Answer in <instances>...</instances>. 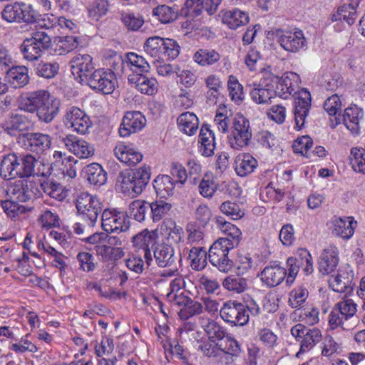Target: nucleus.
Segmentation results:
<instances>
[{"label":"nucleus","instance_id":"48","mask_svg":"<svg viewBox=\"0 0 365 365\" xmlns=\"http://www.w3.org/2000/svg\"><path fill=\"white\" fill-rule=\"evenodd\" d=\"M126 63L130 69L138 75L147 73L150 70V65L145 58L135 53L127 54Z\"/></svg>","mask_w":365,"mask_h":365},{"label":"nucleus","instance_id":"64","mask_svg":"<svg viewBox=\"0 0 365 365\" xmlns=\"http://www.w3.org/2000/svg\"><path fill=\"white\" fill-rule=\"evenodd\" d=\"M58 220V215L49 210H44L38 217L41 227L47 229L59 225Z\"/></svg>","mask_w":365,"mask_h":365},{"label":"nucleus","instance_id":"7","mask_svg":"<svg viewBox=\"0 0 365 365\" xmlns=\"http://www.w3.org/2000/svg\"><path fill=\"white\" fill-rule=\"evenodd\" d=\"M85 81L92 89L103 94L111 93L116 83L114 73L110 69L103 68L95 70Z\"/></svg>","mask_w":365,"mask_h":365},{"label":"nucleus","instance_id":"25","mask_svg":"<svg viewBox=\"0 0 365 365\" xmlns=\"http://www.w3.org/2000/svg\"><path fill=\"white\" fill-rule=\"evenodd\" d=\"M250 21L247 12L239 9L222 11V21L231 29H237L246 25Z\"/></svg>","mask_w":365,"mask_h":365},{"label":"nucleus","instance_id":"35","mask_svg":"<svg viewBox=\"0 0 365 365\" xmlns=\"http://www.w3.org/2000/svg\"><path fill=\"white\" fill-rule=\"evenodd\" d=\"M177 123L180 130L190 136L194 135L198 129V118L191 112L182 113L178 118Z\"/></svg>","mask_w":365,"mask_h":365},{"label":"nucleus","instance_id":"37","mask_svg":"<svg viewBox=\"0 0 365 365\" xmlns=\"http://www.w3.org/2000/svg\"><path fill=\"white\" fill-rule=\"evenodd\" d=\"M88 181L94 185L101 186L107 180V173L98 163H91L85 168Z\"/></svg>","mask_w":365,"mask_h":365},{"label":"nucleus","instance_id":"1","mask_svg":"<svg viewBox=\"0 0 365 365\" xmlns=\"http://www.w3.org/2000/svg\"><path fill=\"white\" fill-rule=\"evenodd\" d=\"M150 179V168L143 165L135 170H125L120 173L117 185L121 191L129 195L140 194Z\"/></svg>","mask_w":365,"mask_h":365},{"label":"nucleus","instance_id":"26","mask_svg":"<svg viewBox=\"0 0 365 365\" xmlns=\"http://www.w3.org/2000/svg\"><path fill=\"white\" fill-rule=\"evenodd\" d=\"M153 252L155 262L160 267H170L175 262L174 249L168 244L157 243Z\"/></svg>","mask_w":365,"mask_h":365},{"label":"nucleus","instance_id":"2","mask_svg":"<svg viewBox=\"0 0 365 365\" xmlns=\"http://www.w3.org/2000/svg\"><path fill=\"white\" fill-rule=\"evenodd\" d=\"M145 53L158 63L176 58L180 47L173 39L163 38L157 36L148 38L145 44Z\"/></svg>","mask_w":365,"mask_h":365},{"label":"nucleus","instance_id":"38","mask_svg":"<svg viewBox=\"0 0 365 365\" xmlns=\"http://www.w3.org/2000/svg\"><path fill=\"white\" fill-rule=\"evenodd\" d=\"M334 307L346 322H352L354 328L358 323V317L356 316V304L352 299H345L337 302Z\"/></svg>","mask_w":365,"mask_h":365},{"label":"nucleus","instance_id":"49","mask_svg":"<svg viewBox=\"0 0 365 365\" xmlns=\"http://www.w3.org/2000/svg\"><path fill=\"white\" fill-rule=\"evenodd\" d=\"M78 41L77 37L67 36L61 38L56 44L54 52L56 55H64L77 48Z\"/></svg>","mask_w":365,"mask_h":365},{"label":"nucleus","instance_id":"61","mask_svg":"<svg viewBox=\"0 0 365 365\" xmlns=\"http://www.w3.org/2000/svg\"><path fill=\"white\" fill-rule=\"evenodd\" d=\"M149 208V203L140 200H135L130 204V215L140 222L145 220Z\"/></svg>","mask_w":365,"mask_h":365},{"label":"nucleus","instance_id":"45","mask_svg":"<svg viewBox=\"0 0 365 365\" xmlns=\"http://www.w3.org/2000/svg\"><path fill=\"white\" fill-rule=\"evenodd\" d=\"M220 59V53L212 49H199L193 55V60L202 66H207L217 63Z\"/></svg>","mask_w":365,"mask_h":365},{"label":"nucleus","instance_id":"46","mask_svg":"<svg viewBox=\"0 0 365 365\" xmlns=\"http://www.w3.org/2000/svg\"><path fill=\"white\" fill-rule=\"evenodd\" d=\"M153 15L157 16L162 24H169L178 19V10L175 7L163 4L153 9Z\"/></svg>","mask_w":365,"mask_h":365},{"label":"nucleus","instance_id":"36","mask_svg":"<svg viewBox=\"0 0 365 365\" xmlns=\"http://www.w3.org/2000/svg\"><path fill=\"white\" fill-rule=\"evenodd\" d=\"M351 279L348 272L339 269L336 275L329 279V287L336 292L346 293L351 290Z\"/></svg>","mask_w":365,"mask_h":365},{"label":"nucleus","instance_id":"56","mask_svg":"<svg viewBox=\"0 0 365 365\" xmlns=\"http://www.w3.org/2000/svg\"><path fill=\"white\" fill-rule=\"evenodd\" d=\"M22 52L24 58L29 61H34L41 56L43 50L32 39L26 38L22 44Z\"/></svg>","mask_w":365,"mask_h":365},{"label":"nucleus","instance_id":"57","mask_svg":"<svg viewBox=\"0 0 365 365\" xmlns=\"http://www.w3.org/2000/svg\"><path fill=\"white\" fill-rule=\"evenodd\" d=\"M340 313L337 309L334 307L329 316V325L330 329H334L341 327L344 330H351L354 329V323L346 322L344 317H339Z\"/></svg>","mask_w":365,"mask_h":365},{"label":"nucleus","instance_id":"9","mask_svg":"<svg viewBox=\"0 0 365 365\" xmlns=\"http://www.w3.org/2000/svg\"><path fill=\"white\" fill-rule=\"evenodd\" d=\"M101 227L108 233H120L129 229L130 222L124 212L106 209L102 212Z\"/></svg>","mask_w":365,"mask_h":365},{"label":"nucleus","instance_id":"39","mask_svg":"<svg viewBox=\"0 0 365 365\" xmlns=\"http://www.w3.org/2000/svg\"><path fill=\"white\" fill-rule=\"evenodd\" d=\"M222 285L225 289L237 294L244 292L249 287L247 279L240 277V274L226 277Z\"/></svg>","mask_w":365,"mask_h":365},{"label":"nucleus","instance_id":"22","mask_svg":"<svg viewBox=\"0 0 365 365\" xmlns=\"http://www.w3.org/2000/svg\"><path fill=\"white\" fill-rule=\"evenodd\" d=\"M338 254V249L333 245L324 250L318 262V269L321 274H330L336 270L339 264Z\"/></svg>","mask_w":365,"mask_h":365},{"label":"nucleus","instance_id":"51","mask_svg":"<svg viewBox=\"0 0 365 365\" xmlns=\"http://www.w3.org/2000/svg\"><path fill=\"white\" fill-rule=\"evenodd\" d=\"M21 1H15L9 4L1 11V16L4 20L9 23H20L21 16Z\"/></svg>","mask_w":365,"mask_h":365},{"label":"nucleus","instance_id":"47","mask_svg":"<svg viewBox=\"0 0 365 365\" xmlns=\"http://www.w3.org/2000/svg\"><path fill=\"white\" fill-rule=\"evenodd\" d=\"M44 193L58 201H63L68 196V191L61 184L53 181H45L41 184Z\"/></svg>","mask_w":365,"mask_h":365},{"label":"nucleus","instance_id":"54","mask_svg":"<svg viewBox=\"0 0 365 365\" xmlns=\"http://www.w3.org/2000/svg\"><path fill=\"white\" fill-rule=\"evenodd\" d=\"M220 211L230 219L237 220L241 219L245 212L241 209L240 205L231 201H226L221 204Z\"/></svg>","mask_w":365,"mask_h":365},{"label":"nucleus","instance_id":"43","mask_svg":"<svg viewBox=\"0 0 365 365\" xmlns=\"http://www.w3.org/2000/svg\"><path fill=\"white\" fill-rule=\"evenodd\" d=\"M19 202L11 197H6L5 200L1 201V207L9 217L15 219L20 215L31 210V207L20 205Z\"/></svg>","mask_w":365,"mask_h":365},{"label":"nucleus","instance_id":"42","mask_svg":"<svg viewBox=\"0 0 365 365\" xmlns=\"http://www.w3.org/2000/svg\"><path fill=\"white\" fill-rule=\"evenodd\" d=\"M322 339L321 331L317 328H307L304 336L300 341V349L297 355L300 353L307 352L311 350Z\"/></svg>","mask_w":365,"mask_h":365},{"label":"nucleus","instance_id":"27","mask_svg":"<svg viewBox=\"0 0 365 365\" xmlns=\"http://www.w3.org/2000/svg\"><path fill=\"white\" fill-rule=\"evenodd\" d=\"M188 253L187 259L191 268L195 271H201L207 265V251L203 246H191L186 247L185 251Z\"/></svg>","mask_w":365,"mask_h":365},{"label":"nucleus","instance_id":"17","mask_svg":"<svg viewBox=\"0 0 365 365\" xmlns=\"http://www.w3.org/2000/svg\"><path fill=\"white\" fill-rule=\"evenodd\" d=\"M300 83L299 76L294 72H287L281 78L277 86L276 95L280 98L287 99L290 96L297 94L298 92Z\"/></svg>","mask_w":365,"mask_h":365},{"label":"nucleus","instance_id":"4","mask_svg":"<svg viewBox=\"0 0 365 365\" xmlns=\"http://www.w3.org/2000/svg\"><path fill=\"white\" fill-rule=\"evenodd\" d=\"M235 247L227 240H217L210 247L208 258L210 262L220 272H228L234 263L229 257L230 250Z\"/></svg>","mask_w":365,"mask_h":365},{"label":"nucleus","instance_id":"8","mask_svg":"<svg viewBox=\"0 0 365 365\" xmlns=\"http://www.w3.org/2000/svg\"><path fill=\"white\" fill-rule=\"evenodd\" d=\"M221 318L226 322L235 326H243L248 323L250 316L244 304L237 301H227L220 311Z\"/></svg>","mask_w":365,"mask_h":365},{"label":"nucleus","instance_id":"13","mask_svg":"<svg viewBox=\"0 0 365 365\" xmlns=\"http://www.w3.org/2000/svg\"><path fill=\"white\" fill-rule=\"evenodd\" d=\"M146 124L145 116L139 111L127 112L119 128V134L121 137H128L142 130Z\"/></svg>","mask_w":365,"mask_h":365},{"label":"nucleus","instance_id":"30","mask_svg":"<svg viewBox=\"0 0 365 365\" xmlns=\"http://www.w3.org/2000/svg\"><path fill=\"white\" fill-rule=\"evenodd\" d=\"M128 81L135 83L136 88L141 93L152 96L158 91V83L154 78L138 74L136 76L129 77Z\"/></svg>","mask_w":365,"mask_h":365},{"label":"nucleus","instance_id":"63","mask_svg":"<svg viewBox=\"0 0 365 365\" xmlns=\"http://www.w3.org/2000/svg\"><path fill=\"white\" fill-rule=\"evenodd\" d=\"M227 113L228 110L225 106H220L214 119L215 124L222 133L227 132L230 123V119Z\"/></svg>","mask_w":365,"mask_h":365},{"label":"nucleus","instance_id":"55","mask_svg":"<svg viewBox=\"0 0 365 365\" xmlns=\"http://www.w3.org/2000/svg\"><path fill=\"white\" fill-rule=\"evenodd\" d=\"M20 11V23L34 24L39 21L40 15L31 4L21 1Z\"/></svg>","mask_w":365,"mask_h":365},{"label":"nucleus","instance_id":"18","mask_svg":"<svg viewBox=\"0 0 365 365\" xmlns=\"http://www.w3.org/2000/svg\"><path fill=\"white\" fill-rule=\"evenodd\" d=\"M71 67L72 74L80 81H85L94 69L93 58L88 54H77L71 61Z\"/></svg>","mask_w":365,"mask_h":365},{"label":"nucleus","instance_id":"21","mask_svg":"<svg viewBox=\"0 0 365 365\" xmlns=\"http://www.w3.org/2000/svg\"><path fill=\"white\" fill-rule=\"evenodd\" d=\"M24 135L28 141L27 149L32 153L42 155L51 148L52 138L48 134L36 132L26 133Z\"/></svg>","mask_w":365,"mask_h":365},{"label":"nucleus","instance_id":"12","mask_svg":"<svg viewBox=\"0 0 365 365\" xmlns=\"http://www.w3.org/2000/svg\"><path fill=\"white\" fill-rule=\"evenodd\" d=\"M311 94L305 88L301 89L294 99V115L298 129H301L304 125L311 107Z\"/></svg>","mask_w":365,"mask_h":365},{"label":"nucleus","instance_id":"23","mask_svg":"<svg viewBox=\"0 0 365 365\" xmlns=\"http://www.w3.org/2000/svg\"><path fill=\"white\" fill-rule=\"evenodd\" d=\"M114 153L120 162L129 166L135 165L143 159V155L130 145L118 143L114 149Z\"/></svg>","mask_w":365,"mask_h":365},{"label":"nucleus","instance_id":"60","mask_svg":"<svg viewBox=\"0 0 365 365\" xmlns=\"http://www.w3.org/2000/svg\"><path fill=\"white\" fill-rule=\"evenodd\" d=\"M203 307L201 303L189 299V302L186 304L184 308H180L178 312V315L180 319L186 320L190 317L199 314L202 312Z\"/></svg>","mask_w":365,"mask_h":365},{"label":"nucleus","instance_id":"59","mask_svg":"<svg viewBox=\"0 0 365 365\" xmlns=\"http://www.w3.org/2000/svg\"><path fill=\"white\" fill-rule=\"evenodd\" d=\"M217 184L212 177L205 175L200 181L198 189L200 194L204 197L211 198L217 190Z\"/></svg>","mask_w":365,"mask_h":365},{"label":"nucleus","instance_id":"62","mask_svg":"<svg viewBox=\"0 0 365 365\" xmlns=\"http://www.w3.org/2000/svg\"><path fill=\"white\" fill-rule=\"evenodd\" d=\"M227 87L228 90L230 91V96H231L232 100L240 102L242 101L244 98V93H243V87L239 83L237 78L234 76H230L228 82H227Z\"/></svg>","mask_w":365,"mask_h":365},{"label":"nucleus","instance_id":"41","mask_svg":"<svg viewBox=\"0 0 365 365\" xmlns=\"http://www.w3.org/2000/svg\"><path fill=\"white\" fill-rule=\"evenodd\" d=\"M153 184L157 195L161 197H166L173 194L175 182L169 175H158Z\"/></svg>","mask_w":365,"mask_h":365},{"label":"nucleus","instance_id":"58","mask_svg":"<svg viewBox=\"0 0 365 365\" xmlns=\"http://www.w3.org/2000/svg\"><path fill=\"white\" fill-rule=\"evenodd\" d=\"M344 20L349 25H352L356 19V11L351 4L339 7L337 12L332 16L333 21Z\"/></svg>","mask_w":365,"mask_h":365},{"label":"nucleus","instance_id":"32","mask_svg":"<svg viewBox=\"0 0 365 365\" xmlns=\"http://www.w3.org/2000/svg\"><path fill=\"white\" fill-rule=\"evenodd\" d=\"M216 222L221 231L227 236V237L220 238L219 240H227L232 247L238 246L242 239L240 230L235 225L225 221L222 217H218L216 219Z\"/></svg>","mask_w":365,"mask_h":365},{"label":"nucleus","instance_id":"24","mask_svg":"<svg viewBox=\"0 0 365 365\" xmlns=\"http://www.w3.org/2000/svg\"><path fill=\"white\" fill-rule=\"evenodd\" d=\"M364 113L356 106H351L344 110L342 115L343 123L353 134L358 135L360 132L361 123Z\"/></svg>","mask_w":365,"mask_h":365},{"label":"nucleus","instance_id":"15","mask_svg":"<svg viewBox=\"0 0 365 365\" xmlns=\"http://www.w3.org/2000/svg\"><path fill=\"white\" fill-rule=\"evenodd\" d=\"M278 42L287 51L297 52L305 46V38L302 31L278 30Z\"/></svg>","mask_w":365,"mask_h":365},{"label":"nucleus","instance_id":"52","mask_svg":"<svg viewBox=\"0 0 365 365\" xmlns=\"http://www.w3.org/2000/svg\"><path fill=\"white\" fill-rule=\"evenodd\" d=\"M108 242L109 245H96L95 250L97 255L101 256L103 261L111 260V252L113 246L121 245V241L116 237H108Z\"/></svg>","mask_w":365,"mask_h":365},{"label":"nucleus","instance_id":"34","mask_svg":"<svg viewBox=\"0 0 365 365\" xmlns=\"http://www.w3.org/2000/svg\"><path fill=\"white\" fill-rule=\"evenodd\" d=\"M199 143H200V152L202 155L210 157L214 154L215 149V135L207 125H203L201 127Z\"/></svg>","mask_w":365,"mask_h":365},{"label":"nucleus","instance_id":"20","mask_svg":"<svg viewBox=\"0 0 365 365\" xmlns=\"http://www.w3.org/2000/svg\"><path fill=\"white\" fill-rule=\"evenodd\" d=\"M33 126L34 122L26 115L12 114L6 121L4 128L9 135L16 136L29 131Z\"/></svg>","mask_w":365,"mask_h":365},{"label":"nucleus","instance_id":"19","mask_svg":"<svg viewBox=\"0 0 365 365\" xmlns=\"http://www.w3.org/2000/svg\"><path fill=\"white\" fill-rule=\"evenodd\" d=\"M65 147L80 158H88L94 155L95 149L89 143L73 135H68L62 139Z\"/></svg>","mask_w":365,"mask_h":365},{"label":"nucleus","instance_id":"44","mask_svg":"<svg viewBox=\"0 0 365 365\" xmlns=\"http://www.w3.org/2000/svg\"><path fill=\"white\" fill-rule=\"evenodd\" d=\"M161 230L167 235L168 239L174 243H178L183 239V229L177 225L172 219H165L162 223Z\"/></svg>","mask_w":365,"mask_h":365},{"label":"nucleus","instance_id":"5","mask_svg":"<svg viewBox=\"0 0 365 365\" xmlns=\"http://www.w3.org/2000/svg\"><path fill=\"white\" fill-rule=\"evenodd\" d=\"M252 135L249 120L243 115L236 116L234 119L231 135L229 138L230 146L236 150L247 146Z\"/></svg>","mask_w":365,"mask_h":365},{"label":"nucleus","instance_id":"33","mask_svg":"<svg viewBox=\"0 0 365 365\" xmlns=\"http://www.w3.org/2000/svg\"><path fill=\"white\" fill-rule=\"evenodd\" d=\"M257 166V160L249 153L240 154L235 160V170L241 177L252 173Z\"/></svg>","mask_w":365,"mask_h":365},{"label":"nucleus","instance_id":"40","mask_svg":"<svg viewBox=\"0 0 365 365\" xmlns=\"http://www.w3.org/2000/svg\"><path fill=\"white\" fill-rule=\"evenodd\" d=\"M354 232L351 217L337 218L333 221V233L344 239L350 238Z\"/></svg>","mask_w":365,"mask_h":365},{"label":"nucleus","instance_id":"16","mask_svg":"<svg viewBox=\"0 0 365 365\" xmlns=\"http://www.w3.org/2000/svg\"><path fill=\"white\" fill-rule=\"evenodd\" d=\"M0 175L4 180L14 179L17 177L23 178L21 155L9 153L5 155L1 162Z\"/></svg>","mask_w":365,"mask_h":365},{"label":"nucleus","instance_id":"10","mask_svg":"<svg viewBox=\"0 0 365 365\" xmlns=\"http://www.w3.org/2000/svg\"><path fill=\"white\" fill-rule=\"evenodd\" d=\"M63 122L66 127L73 128L80 134L88 133L92 125L89 116L83 110L75 106L66 109Z\"/></svg>","mask_w":365,"mask_h":365},{"label":"nucleus","instance_id":"29","mask_svg":"<svg viewBox=\"0 0 365 365\" xmlns=\"http://www.w3.org/2000/svg\"><path fill=\"white\" fill-rule=\"evenodd\" d=\"M6 81L14 88H22L29 81L28 68L26 66H14L6 71Z\"/></svg>","mask_w":365,"mask_h":365},{"label":"nucleus","instance_id":"31","mask_svg":"<svg viewBox=\"0 0 365 365\" xmlns=\"http://www.w3.org/2000/svg\"><path fill=\"white\" fill-rule=\"evenodd\" d=\"M60 102L53 96L51 97L44 105L36 112L39 121L50 123L59 113Z\"/></svg>","mask_w":365,"mask_h":365},{"label":"nucleus","instance_id":"14","mask_svg":"<svg viewBox=\"0 0 365 365\" xmlns=\"http://www.w3.org/2000/svg\"><path fill=\"white\" fill-rule=\"evenodd\" d=\"M52 96L46 90L30 92L21 98L19 109L27 113H34L46 103Z\"/></svg>","mask_w":365,"mask_h":365},{"label":"nucleus","instance_id":"28","mask_svg":"<svg viewBox=\"0 0 365 365\" xmlns=\"http://www.w3.org/2000/svg\"><path fill=\"white\" fill-rule=\"evenodd\" d=\"M287 271L279 265L267 266L261 272V279L269 287H276L285 278Z\"/></svg>","mask_w":365,"mask_h":365},{"label":"nucleus","instance_id":"6","mask_svg":"<svg viewBox=\"0 0 365 365\" xmlns=\"http://www.w3.org/2000/svg\"><path fill=\"white\" fill-rule=\"evenodd\" d=\"M38 192L35 181L29 178H21L7 187L6 196L20 202H26L34 198Z\"/></svg>","mask_w":365,"mask_h":365},{"label":"nucleus","instance_id":"50","mask_svg":"<svg viewBox=\"0 0 365 365\" xmlns=\"http://www.w3.org/2000/svg\"><path fill=\"white\" fill-rule=\"evenodd\" d=\"M151 215L154 222L162 220L170 211L171 204L164 200H157L149 204Z\"/></svg>","mask_w":365,"mask_h":365},{"label":"nucleus","instance_id":"53","mask_svg":"<svg viewBox=\"0 0 365 365\" xmlns=\"http://www.w3.org/2000/svg\"><path fill=\"white\" fill-rule=\"evenodd\" d=\"M274 93L270 89L255 84L254 88L250 91L252 99L257 103H267L273 97Z\"/></svg>","mask_w":365,"mask_h":365},{"label":"nucleus","instance_id":"3","mask_svg":"<svg viewBox=\"0 0 365 365\" xmlns=\"http://www.w3.org/2000/svg\"><path fill=\"white\" fill-rule=\"evenodd\" d=\"M77 213L83 221L96 224L103 210L100 198L88 192L80 193L76 200Z\"/></svg>","mask_w":365,"mask_h":365},{"label":"nucleus","instance_id":"11","mask_svg":"<svg viewBox=\"0 0 365 365\" xmlns=\"http://www.w3.org/2000/svg\"><path fill=\"white\" fill-rule=\"evenodd\" d=\"M158 233L145 230L132 237L133 247L138 252L143 253L148 265L153 261L151 250L157 244Z\"/></svg>","mask_w":365,"mask_h":365}]
</instances>
